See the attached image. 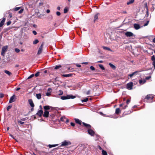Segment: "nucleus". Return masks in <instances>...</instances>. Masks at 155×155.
Listing matches in <instances>:
<instances>
[{
  "label": "nucleus",
  "mask_w": 155,
  "mask_h": 155,
  "mask_svg": "<svg viewBox=\"0 0 155 155\" xmlns=\"http://www.w3.org/2000/svg\"><path fill=\"white\" fill-rule=\"evenodd\" d=\"M76 97L75 96L72 95L71 94L68 95L66 96H61V98L62 100L69 99H74Z\"/></svg>",
  "instance_id": "obj_1"
},
{
  "label": "nucleus",
  "mask_w": 155,
  "mask_h": 155,
  "mask_svg": "<svg viewBox=\"0 0 155 155\" xmlns=\"http://www.w3.org/2000/svg\"><path fill=\"white\" fill-rule=\"evenodd\" d=\"M8 48V46L7 45L5 46L2 47L1 53V54L2 56H5V53L6 52Z\"/></svg>",
  "instance_id": "obj_2"
},
{
  "label": "nucleus",
  "mask_w": 155,
  "mask_h": 155,
  "mask_svg": "<svg viewBox=\"0 0 155 155\" xmlns=\"http://www.w3.org/2000/svg\"><path fill=\"white\" fill-rule=\"evenodd\" d=\"M70 144H71V143L70 141L64 140L61 142V146H68Z\"/></svg>",
  "instance_id": "obj_3"
},
{
  "label": "nucleus",
  "mask_w": 155,
  "mask_h": 155,
  "mask_svg": "<svg viewBox=\"0 0 155 155\" xmlns=\"http://www.w3.org/2000/svg\"><path fill=\"white\" fill-rule=\"evenodd\" d=\"M133 86V83L132 82H130L127 84L126 88L127 89L130 90L132 89Z\"/></svg>",
  "instance_id": "obj_4"
},
{
  "label": "nucleus",
  "mask_w": 155,
  "mask_h": 155,
  "mask_svg": "<svg viewBox=\"0 0 155 155\" xmlns=\"http://www.w3.org/2000/svg\"><path fill=\"white\" fill-rule=\"evenodd\" d=\"M44 45V43H42L41 46L40 47L38 51V52L37 54L38 55L42 53L43 50V46Z\"/></svg>",
  "instance_id": "obj_5"
},
{
  "label": "nucleus",
  "mask_w": 155,
  "mask_h": 155,
  "mask_svg": "<svg viewBox=\"0 0 155 155\" xmlns=\"http://www.w3.org/2000/svg\"><path fill=\"white\" fill-rule=\"evenodd\" d=\"M125 34L126 36L128 37H131L134 35L133 33L130 31H127L125 33Z\"/></svg>",
  "instance_id": "obj_6"
},
{
  "label": "nucleus",
  "mask_w": 155,
  "mask_h": 155,
  "mask_svg": "<svg viewBox=\"0 0 155 155\" xmlns=\"http://www.w3.org/2000/svg\"><path fill=\"white\" fill-rule=\"evenodd\" d=\"M88 133L89 134L91 135V136H93L94 134V132L91 128L87 130Z\"/></svg>",
  "instance_id": "obj_7"
},
{
  "label": "nucleus",
  "mask_w": 155,
  "mask_h": 155,
  "mask_svg": "<svg viewBox=\"0 0 155 155\" xmlns=\"http://www.w3.org/2000/svg\"><path fill=\"white\" fill-rule=\"evenodd\" d=\"M49 112L48 110H45L43 115L44 117H48L49 116Z\"/></svg>",
  "instance_id": "obj_8"
},
{
  "label": "nucleus",
  "mask_w": 155,
  "mask_h": 155,
  "mask_svg": "<svg viewBox=\"0 0 155 155\" xmlns=\"http://www.w3.org/2000/svg\"><path fill=\"white\" fill-rule=\"evenodd\" d=\"M153 95L151 94H149L147 95L146 98L145 99H147V100H149V99H151V100H152L153 98Z\"/></svg>",
  "instance_id": "obj_9"
},
{
  "label": "nucleus",
  "mask_w": 155,
  "mask_h": 155,
  "mask_svg": "<svg viewBox=\"0 0 155 155\" xmlns=\"http://www.w3.org/2000/svg\"><path fill=\"white\" fill-rule=\"evenodd\" d=\"M134 28L136 30H138L140 28V27L139 24H134Z\"/></svg>",
  "instance_id": "obj_10"
},
{
  "label": "nucleus",
  "mask_w": 155,
  "mask_h": 155,
  "mask_svg": "<svg viewBox=\"0 0 155 155\" xmlns=\"http://www.w3.org/2000/svg\"><path fill=\"white\" fill-rule=\"evenodd\" d=\"M15 95H13L12 96L10 99L9 101V103H12V102H14L15 101Z\"/></svg>",
  "instance_id": "obj_11"
},
{
  "label": "nucleus",
  "mask_w": 155,
  "mask_h": 155,
  "mask_svg": "<svg viewBox=\"0 0 155 155\" xmlns=\"http://www.w3.org/2000/svg\"><path fill=\"white\" fill-rule=\"evenodd\" d=\"M51 88H49L48 89V91L46 93V95L48 96H50L51 93Z\"/></svg>",
  "instance_id": "obj_12"
},
{
  "label": "nucleus",
  "mask_w": 155,
  "mask_h": 155,
  "mask_svg": "<svg viewBox=\"0 0 155 155\" xmlns=\"http://www.w3.org/2000/svg\"><path fill=\"white\" fill-rule=\"evenodd\" d=\"M28 101L30 106L32 107H34L35 105L33 103L32 100L31 99H29L28 100Z\"/></svg>",
  "instance_id": "obj_13"
},
{
  "label": "nucleus",
  "mask_w": 155,
  "mask_h": 155,
  "mask_svg": "<svg viewBox=\"0 0 155 155\" xmlns=\"http://www.w3.org/2000/svg\"><path fill=\"white\" fill-rule=\"evenodd\" d=\"M43 113V110H40L37 113V114L39 117H41V116Z\"/></svg>",
  "instance_id": "obj_14"
},
{
  "label": "nucleus",
  "mask_w": 155,
  "mask_h": 155,
  "mask_svg": "<svg viewBox=\"0 0 155 155\" xmlns=\"http://www.w3.org/2000/svg\"><path fill=\"white\" fill-rule=\"evenodd\" d=\"M43 108L45 110H47L50 109V108H52L51 107L48 105L44 106Z\"/></svg>",
  "instance_id": "obj_15"
},
{
  "label": "nucleus",
  "mask_w": 155,
  "mask_h": 155,
  "mask_svg": "<svg viewBox=\"0 0 155 155\" xmlns=\"http://www.w3.org/2000/svg\"><path fill=\"white\" fill-rule=\"evenodd\" d=\"M83 125L85 126V127H86L88 129H90L91 128V126L90 125V124H86L84 122H83Z\"/></svg>",
  "instance_id": "obj_16"
},
{
  "label": "nucleus",
  "mask_w": 155,
  "mask_h": 155,
  "mask_svg": "<svg viewBox=\"0 0 155 155\" xmlns=\"http://www.w3.org/2000/svg\"><path fill=\"white\" fill-rule=\"evenodd\" d=\"M5 18H4L1 21V23H0V27H2L4 25V23L5 22Z\"/></svg>",
  "instance_id": "obj_17"
},
{
  "label": "nucleus",
  "mask_w": 155,
  "mask_h": 155,
  "mask_svg": "<svg viewBox=\"0 0 155 155\" xmlns=\"http://www.w3.org/2000/svg\"><path fill=\"white\" fill-rule=\"evenodd\" d=\"M74 120H75V122L76 123L80 125L81 124V120H80L79 119H78L75 118V119H74Z\"/></svg>",
  "instance_id": "obj_18"
},
{
  "label": "nucleus",
  "mask_w": 155,
  "mask_h": 155,
  "mask_svg": "<svg viewBox=\"0 0 155 155\" xmlns=\"http://www.w3.org/2000/svg\"><path fill=\"white\" fill-rule=\"evenodd\" d=\"M4 71L6 74L9 76H10L12 74V73L8 70H5Z\"/></svg>",
  "instance_id": "obj_19"
},
{
  "label": "nucleus",
  "mask_w": 155,
  "mask_h": 155,
  "mask_svg": "<svg viewBox=\"0 0 155 155\" xmlns=\"http://www.w3.org/2000/svg\"><path fill=\"white\" fill-rule=\"evenodd\" d=\"M41 94L40 93L37 94H36V97L38 99H40L41 98Z\"/></svg>",
  "instance_id": "obj_20"
},
{
  "label": "nucleus",
  "mask_w": 155,
  "mask_h": 155,
  "mask_svg": "<svg viewBox=\"0 0 155 155\" xmlns=\"http://www.w3.org/2000/svg\"><path fill=\"white\" fill-rule=\"evenodd\" d=\"M72 75V74H63L62 76L64 77H68L71 76Z\"/></svg>",
  "instance_id": "obj_21"
},
{
  "label": "nucleus",
  "mask_w": 155,
  "mask_h": 155,
  "mask_svg": "<svg viewBox=\"0 0 155 155\" xmlns=\"http://www.w3.org/2000/svg\"><path fill=\"white\" fill-rule=\"evenodd\" d=\"M109 64L112 69H115L116 67L114 65L111 63H110Z\"/></svg>",
  "instance_id": "obj_22"
},
{
  "label": "nucleus",
  "mask_w": 155,
  "mask_h": 155,
  "mask_svg": "<svg viewBox=\"0 0 155 155\" xmlns=\"http://www.w3.org/2000/svg\"><path fill=\"white\" fill-rule=\"evenodd\" d=\"M134 0H129L127 3V5H129L133 3L134 2Z\"/></svg>",
  "instance_id": "obj_23"
},
{
  "label": "nucleus",
  "mask_w": 155,
  "mask_h": 155,
  "mask_svg": "<svg viewBox=\"0 0 155 155\" xmlns=\"http://www.w3.org/2000/svg\"><path fill=\"white\" fill-rule=\"evenodd\" d=\"M139 71H135L132 74H129V76H130V77H132L135 74H136L137 73L139 72Z\"/></svg>",
  "instance_id": "obj_24"
},
{
  "label": "nucleus",
  "mask_w": 155,
  "mask_h": 155,
  "mask_svg": "<svg viewBox=\"0 0 155 155\" xmlns=\"http://www.w3.org/2000/svg\"><path fill=\"white\" fill-rule=\"evenodd\" d=\"M120 113V110L119 108H117L116 109L115 113L118 114Z\"/></svg>",
  "instance_id": "obj_25"
},
{
  "label": "nucleus",
  "mask_w": 155,
  "mask_h": 155,
  "mask_svg": "<svg viewBox=\"0 0 155 155\" xmlns=\"http://www.w3.org/2000/svg\"><path fill=\"white\" fill-rule=\"evenodd\" d=\"M68 8L67 7H65L64 9V13H67L68 12Z\"/></svg>",
  "instance_id": "obj_26"
},
{
  "label": "nucleus",
  "mask_w": 155,
  "mask_h": 155,
  "mask_svg": "<svg viewBox=\"0 0 155 155\" xmlns=\"http://www.w3.org/2000/svg\"><path fill=\"white\" fill-rule=\"evenodd\" d=\"M58 145V144H53V145H51L49 144L48 145L49 147V148H52L53 147H56Z\"/></svg>",
  "instance_id": "obj_27"
},
{
  "label": "nucleus",
  "mask_w": 155,
  "mask_h": 155,
  "mask_svg": "<svg viewBox=\"0 0 155 155\" xmlns=\"http://www.w3.org/2000/svg\"><path fill=\"white\" fill-rule=\"evenodd\" d=\"M66 119L65 117L64 116L60 118V120L61 121H64V120Z\"/></svg>",
  "instance_id": "obj_28"
},
{
  "label": "nucleus",
  "mask_w": 155,
  "mask_h": 155,
  "mask_svg": "<svg viewBox=\"0 0 155 155\" xmlns=\"http://www.w3.org/2000/svg\"><path fill=\"white\" fill-rule=\"evenodd\" d=\"M98 14H96L95 16H94V22H95V21L98 19Z\"/></svg>",
  "instance_id": "obj_29"
},
{
  "label": "nucleus",
  "mask_w": 155,
  "mask_h": 155,
  "mask_svg": "<svg viewBox=\"0 0 155 155\" xmlns=\"http://www.w3.org/2000/svg\"><path fill=\"white\" fill-rule=\"evenodd\" d=\"M102 154L103 155H107V152L104 150H102Z\"/></svg>",
  "instance_id": "obj_30"
},
{
  "label": "nucleus",
  "mask_w": 155,
  "mask_h": 155,
  "mask_svg": "<svg viewBox=\"0 0 155 155\" xmlns=\"http://www.w3.org/2000/svg\"><path fill=\"white\" fill-rule=\"evenodd\" d=\"M39 42V41L38 39H36L35 41H34L33 42V44L34 45H35L38 43Z\"/></svg>",
  "instance_id": "obj_31"
},
{
  "label": "nucleus",
  "mask_w": 155,
  "mask_h": 155,
  "mask_svg": "<svg viewBox=\"0 0 155 155\" xmlns=\"http://www.w3.org/2000/svg\"><path fill=\"white\" fill-rule=\"evenodd\" d=\"M99 66L100 67V68L102 70H104V68L103 66L101 64H99Z\"/></svg>",
  "instance_id": "obj_32"
},
{
  "label": "nucleus",
  "mask_w": 155,
  "mask_h": 155,
  "mask_svg": "<svg viewBox=\"0 0 155 155\" xmlns=\"http://www.w3.org/2000/svg\"><path fill=\"white\" fill-rule=\"evenodd\" d=\"M61 67V66L60 65H59L56 66L54 68L55 69H58Z\"/></svg>",
  "instance_id": "obj_33"
},
{
  "label": "nucleus",
  "mask_w": 155,
  "mask_h": 155,
  "mask_svg": "<svg viewBox=\"0 0 155 155\" xmlns=\"http://www.w3.org/2000/svg\"><path fill=\"white\" fill-rule=\"evenodd\" d=\"M88 100V99L87 98L82 100V102H87Z\"/></svg>",
  "instance_id": "obj_34"
},
{
  "label": "nucleus",
  "mask_w": 155,
  "mask_h": 155,
  "mask_svg": "<svg viewBox=\"0 0 155 155\" xmlns=\"http://www.w3.org/2000/svg\"><path fill=\"white\" fill-rule=\"evenodd\" d=\"M103 48L105 50H108L109 51H111L110 49L109 48L106 47L104 46L103 47Z\"/></svg>",
  "instance_id": "obj_35"
},
{
  "label": "nucleus",
  "mask_w": 155,
  "mask_h": 155,
  "mask_svg": "<svg viewBox=\"0 0 155 155\" xmlns=\"http://www.w3.org/2000/svg\"><path fill=\"white\" fill-rule=\"evenodd\" d=\"M59 93L58 94L59 95H61L63 94V92L61 90H60L59 91Z\"/></svg>",
  "instance_id": "obj_36"
},
{
  "label": "nucleus",
  "mask_w": 155,
  "mask_h": 155,
  "mask_svg": "<svg viewBox=\"0 0 155 155\" xmlns=\"http://www.w3.org/2000/svg\"><path fill=\"white\" fill-rule=\"evenodd\" d=\"M15 51L16 52L18 53L19 52L20 50L18 48H16L15 49Z\"/></svg>",
  "instance_id": "obj_37"
},
{
  "label": "nucleus",
  "mask_w": 155,
  "mask_h": 155,
  "mask_svg": "<svg viewBox=\"0 0 155 155\" xmlns=\"http://www.w3.org/2000/svg\"><path fill=\"white\" fill-rule=\"evenodd\" d=\"M12 106L11 105H9L7 107V110L8 111H9V109H10L11 107H12Z\"/></svg>",
  "instance_id": "obj_38"
},
{
  "label": "nucleus",
  "mask_w": 155,
  "mask_h": 155,
  "mask_svg": "<svg viewBox=\"0 0 155 155\" xmlns=\"http://www.w3.org/2000/svg\"><path fill=\"white\" fill-rule=\"evenodd\" d=\"M20 7H16L15 8V11H18V10L20 9Z\"/></svg>",
  "instance_id": "obj_39"
},
{
  "label": "nucleus",
  "mask_w": 155,
  "mask_h": 155,
  "mask_svg": "<svg viewBox=\"0 0 155 155\" xmlns=\"http://www.w3.org/2000/svg\"><path fill=\"white\" fill-rule=\"evenodd\" d=\"M151 59L152 61H155V57L154 55L153 56L151 57Z\"/></svg>",
  "instance_id": "obj_40"
},
{
  "label": "nucleus",
  "mask_w": 155,
  "mask_h": 155,
  "mask_svg": "<svg viewBox=\"0 0 155 155\" xmlns=\"http://www.w3.org/2000/svg\"><path fill=\"white\" fill-rule=\"evenodd\" d=\"M34 74H32L31 75H30L28 78V79H29L30 78H31L34 77Z\"/></svg>",
  "instance_id": "obj_41"
},
{
  "label": "nucleus",
  "mask_w": 155,
  "mask_h": 155,
  "mask_svg": "<svg viewBox=\"0 0 155 155\" xmlns=\"http://www.w3.org/2000/svg\"><path fill=\"white\" fill-rule=\"evenodd\" d=\"M90 68L91 69L92 71H94L95 70V68L93 66H91L90 67Z\"/></svg>",
  "instance_id": "obj_42"
},
{
  "label": "nucleus",
  "mask_w": 155,
  "mask_h": 155,
  "mask_svg": "<svg viewBox=\"0 0 155 155\" xmlns=\"http://www.w3.org/2000/svg\"><path fill=\"white\" fill-rule=\"evenodd\" d=\"M139 83L140 84H143V81L142 80H140L139 81Z\"/></svg>",
  "instance_id": "obj_43"
},
{
  "label": "nucleus",
  "mask_w": 155,
  "mask_h": 155,
  "mask_svg": "<svg viewBox=\"0 0 155 155\" xmlns=\"http://www.w3.org/2000/svg\"><path fill=\"white\" fill-rule=\"evenodd\" d=\"M39 72H38L37 73H36L35 74V76L36 77H37L39 75Z\"/></svg>",
  "instance_id": "obj_44"
},
{
  "label": "nucleus",
  "mask_w": 155,
  "mask_h": 155,
  "mask_svg": "<svg viewBox=\"0 0 155 155\" xmlns=\"http://www.w3.org/2000/svg\"><path fill=\"white\" fill-rule=\"evenodd\" d=\"M149 22V21H147L146 23L145 24H144L143 25V26H147L148 25Z\"/></svg>",
  "instance_id": "obj_45"
},
{
  "label": "nucleus",
  "mask_w": 155,
  "mask_h": 155,
  "mask_svg": "<svg viewBox=\"0 0 155 155\" xmlns=\"http://www.w3.org/2000/svg\"><path fill=\"white\" fill-rule=\"evenodd\" d=\"M56 14L58 16H59L61 15V13L59 12H56Z\"/></svg>",
  "instance_id": "obj_46"
},
{
  "label": "nucleus",
  "mask_w": 155,
  "mask_h": 155,
  "mask_svg": "<svg viewBox=\"0 0 155 155\" xmlns=\"http://www.w3.org/2000/svg\"><path fill=\"white\" fill-rule=\"evenodd\" d=\"M11 23V22L10 21H9L7 22V25H10Z\"/></svg>",
  "instance_id": "obj_47"
},
{
  "label": "nucleus",
  "mask_w": 155,
  "mask_h": 155,
  "mask_svg": "<svg viewBox=\"0 0 155 155\" xmlns=\"http://www.w3.org/2000/svg\"><path fill=\"white\" fill-rule=\"evenodd\" d=\"M23 9H21L19 12H18V13H22L23 12Z\"/></svg>",
  "instance_id": "obj_48"
},
{
  "label": "nucleus",
  "mask_w": 155,
  "mask_h": 155,
  "mask_svg": "<svg viewBox=\"0 0 155 155\" xmlns=\"http://www.w3.org/2000/svg\"><path fill=\"white\" fill-rule=\"evenodd\" d=\"M32 32L34 35H35L37 34V32L35 31H33Z\"/></svg>",
  "instance_id": "obj_49"
},
{
  "label": "nucleus",
  "mask_w": 155,
  "mask_h": 155,
  "mask_svg": "<svg viewBox=\"0 0 155 155\" xmlns=\"http://www.w3.org/2000/svg\"><path fill=\"white\" fill-rule=\"evenodd\" d=\"M153 61V66L154 67V68H155V60L154 61Z\"/></svg>",
  "instance_id": "obj_50"
},
{
  "label": "nucleus",
  "mask_w": 155,
  "mask_h": 155,
  "mask_svg": "<svg viewBox=\"0 0 155 155\" xmlns=\"http://www.w3.org/2000/svg\"><path fill=\"white\" fill-rule=\"evenodd\" d=\"M44 16V15L42 14H40V15H39L38 16V17L39 18H41V17H42L43 16Z\"/></svg>",
  "instance_id": "obj_51"
},
{
  "label": "nucleus",
  "mask_w": 155,
  "mask_h": 155,
  "mask_svg": "<svg viewBox=\"0 0 155 155\" xmlns=\"http://www.w3.org/2000/svg\"><path fill=\"white\" fill-rule=\"evenodd\" d=\"M151 78L150 76L147 77L146 78V80H149Z\"/></svg>",
  "instance_id": "obj_52"
},
{
  "label": "nucleus",
  "mask_w": 155,
  "mask_h": 155,
  "mask_svg": "<svg viewBox=\"0 0 155 155\" xmlns=\"http://www.w3.org/2000/svg\"><path fill=\"white\" fill-rule=\"evenodd\" d=\"M71 124L73 127L75 125L74 124L73 122L71 123Z\"/></svg>",
  "instance_id": "obj_53"
},
{
  "label": "nucleus",
  "mask_w": 155,
  "mask_h": 155,
  "mask_svg": "<svg viewBox=\"0 0 155 155\" xmlns=\"http://www.w3.org/2000/svg\"><path fill=\"white\" fill-rule=\"evenodd\" d=\"M4 97V95L3 94H0V97L2 98Z\"/></svg>",
  "instance_id": "obj_54"
},
{
  "label": "nucleus",
  "mask_w": 155,
  "mask_h": 155,
  "mask_svg": "<svg viewBox=\"0 0 155 155\" xmlns=\"http://www.w3.org/2000/svg\"><path fill=\"white\" fill-rule=\"evenodd\" d=\"M19 123L21 124H23L24 123V122L21 121H19Z\"/></svg>",
  "instance_id": "obj_55"
},
{
  "label": "nucleus",
  "mask_w": 155,
  "mask_h": 155,
  "mask_svg": "<svg viewBox=\"0 0 155 155\" xmlns=\"http://www.w3.org/2000/svg\"><path fill=\"white\" fill-rule=\"evenodd\" d=\"M127 107V105H125L124 107H123L122 109H125Z\"/></svg>",
  "instance_id": "obj_56"
},
{
  "label": "nucleus",
  "mask_w": 155,
  "mask_h": 155,
  "mask_svg": "<svg viewBox=\"0 0 155 155\" xmlns=\"http://www.w3.org/2000/svg\"><path fill=\"white\" fill-rule=\"evenodd\" d=\"M130 101L129 100H127V101L126 102L127 104H128L130 102Z\"/></svg>",
  "instance_id": "obj_57"
},
{
  "label": "nucleus",
  "mask_w": 155,
  "mask_h": 155,
  "mask_svg": "<svg viewBox=\"0 0 155 155\" xmlns=\"http://www.w3.org/2000/svg\"><path fill=\"white\" fill-rule=\"evenodd\" d=\"M46 12L48 13L50 12V10L49 9H47L46 11Z\"/></svg>",
  "instance_id": "obj_58"
},
{
  "label": "nucleus",
  "mask_w": 155,
  "mask_h": 155,
  "mask_svg": "<svg viewBox=\"0 0 155 155\" xmlns=\"http://www.w3.org/2000/svg\"><path fill=\"white\" fill-rule=\"evenodd\" d=\"M60 9H61V8L60 7H59V6L57 8V9H58V10H60Z\"/></svg>",
  "instance_id": "obj_59"
},
{
  "label": "nucleus",
  "mask_w": 155,
  "mask_h": 155,
  "mask_svg": "<svg viewBox=\"0 0 155 155\" xmlns=\"http://www.w3.org/2000/svg\"><path fill=\"white\" fill-rule=\"evenodd\" d=\"M98 148L99 149H100V150H101L102 149V148L100 146H98Z\"/></svg>",
  "instance_id": "obj_60"
},
{
  "label": "nucleus",
  "mask_w": 155,
  "mask_h": 155,
  "mask_svg": "<svg viewBox=\"0 0 155 155\" xmlns=\"http://www.w3.org/2000/svg\"><path fill=\"white\" fill-rule=\"evenodd\" d=\"M76 66L78 67H81V65L79 64H77Z\"/></svg>",
  "instance_id": "obj_61"
},
{
  "label": "nucleus",
  "mask_w": 155,
  "mask_h": 155,
  "mask_svg": "<svg viewBox=\"0 0 155 155\" xmlns=\"http://www.w3.org/2000/svg\"><path fill=\"white\" fill-rule=\"evenodd\" d=\"M82 64H88V63L87 62H83V63H82Z\"/></svg>",
  "instance_id": "obj_62"
},
{
  "label": "nucleus",
  "mask_w": 155,
  "mask_h": 155,
  "mask_svg": "<svg viewBox=\"0 0 155 155\" xmlns=\"http://www.w3.org/2000/svg\"><path fill=\"white\" fill-rule=\"evenodd\" d=\"M66 122L67 123H68V122H69V120L68 119H66Z\"/></svg>",
  "instance_id": "obj_63"
},
{
  "label": "nucleus",
  "mask_w": 155,
  "mask_h": 155,
  "mask_svg": "<svg viewBox=\"0 0 155 155\" xmlns=\"http://www.w3.org/2000/svg\"><path fill=\"white\" fill-rule=\"evenodd\" d=\"M9 16L10 18H12V14H9Z\"/></svg>",
  "instance_id": "obj_64"
}]
</instances>
